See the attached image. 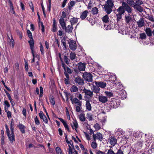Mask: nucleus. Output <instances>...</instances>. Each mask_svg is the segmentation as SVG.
Here are the masks:
<instances>
[{
	"label": "nucleus",
	"mask_w": 154,
	"mask_h": 154,
	"mask_svg": "<svg viewBox=\"0 0 154 154\" xmlns=\"http://www.w3.org/2000/svg\"><path fill=\"white\" fill-rule=\"evenodd\" d=\"M59 23L62 27V29L64 28L66 26V23L64 21V19L62 17H61L60 19L59 20Z\"/></svg>",
	"instance_id": "obj_25"
},
{
	"label": "nucleus",
	"mask_w": 154,
	"mask_h": 154,
	"mask_svg": "<svg viewBox=\"0 0 154 154\" xmlns=\"http://www.w3.org/2000/svg\"><path fill=\"white\" fill-rule=\"evenodd\" d=\"M98 99L99 101L103 103H105L108 101L107 98L106 97L102 95L99 96Z\"/></svg>",
	"instance_id": "obj_20"
},
{
	"label": "nucleus",
	"mask_w": 154,
	"mask_h": 154,
	"mask_svg": "<svg viewBox=\"0 0 154 154\" xmlns=\"http://www.w3.org/2000/svg\"><path fill=\"white\" fill-rule=\"evenodd\" d=\"M94 127L96 131L100 129L101 128L99 124L97 123H96L95 124H94Z\"/></svg>",
	"instance_id": "obj_48"
},
{
	"label": "nucleus",
	"mask_w": 154,
	"mask_h": 154,
	"mask_svg": "<svg viewBox=\"0 0 154 154\" xmlns=\"http://www.w3.org/2000/svg\"><path fill=\"white\" fill-rule=\"evenodd\" d=\"M105 93L108 97H112L113 96V93L111 92H109L108 91H105Z\"/></svg>",
	"instance_id": "obj_41"
},
{
	"label": "nucleus",
	"mask_w": 154,
	"mask_h": 154,
	"mask_svg": "<svg viewBox=\"0 0 154 154\" xmlns=\"http://www.w3.org/2000/svg\"><path fill=\"white\" fill-rule=\"evenodd\" d=\"M9 6L10 8L11 9V11L14 14H15V12L14 10V8L13 5V4L11 2H10Z\"/></svg>",
	"instance_id": "obj_36"
},
{
	"label": "nucleus",
	"mask_w": 154,
	"mask_h": 154,
	"mask_svg": "<svg viewBox=\"0 0 154 154\" xmlns=\"http://www.w3.org/2000/svg\"><path fill=\"white\" fill-rule=\"evenodd\" d=\"M38 114L40 118L42 119L45 123L47 124L48 122V119L43 112L42 111H40V112Z\"/></svg>",
	"instance_id": "obj_11"
},
{
	"label": "nucleus",
	"mask_w": 154,
	"mask_h": 154,
	"mask_svg": "<svg viewBox=\"0 0 154 154\" xmlns=\"http://www.w3.org/2000/svg\"><path fill=\"white\" fill-rule=\"evenodd\" d=\"M25 69L26 71V72L28 71V63L25 60Z\"/></svg>",
	"instance_id": "obj_52"
},
{
	"label": "nucleus",
	"mask_w": 154,
	"mask_h": 154,
	"mask_svg": "<svg viewBox=\"0 0 154 154\" xmlns=\"http://www.w3.org/2000/svg\"><path fill=\"white\" fill-rule=\"evenodd\" d=\"M6 134L10 142L11 143H13V141L15 140V135L14 132H11V134H10V132H9Z\"/></svg>",
	"instance_id": "obj_8"
},
{
	"label": "nucleus",
	"mask_w": 154,
	"mask_h": 154,
	"mask_svg": "<svg viewBox=\"0 0 154 154\" xmlns=\"http://www.w3.org/2000/svg\"><path fill=\"white\" fill-rule=\"evenodd\" d=\"M78 18L74 17H73L70 20L71 25L72 26L73 25L77 23L78 22Z\"/></svg>",
	"instance_id": "obj_27"
},
{
	"label": "nucleus",
	"mask_w": 154,
	"mask_h": 154,
	"mask_svg": "<svg viewBox=\"0 0 154 154\" xmlns=\"http://www.w3.org/2000/svg\"><path fill=\"white\" fill-rule=\"evenodd\" d=\"M64 60L66 63L68 64L69 63V62L70 61V60L66 56H64Z\"/></svg>",
	"instance_id": "obj_45"
},
{
	"label": "nucleus",
	"mask_w": 154,
	"mask_h": 154,
	"mask_svg": "<svg viewBox=\"0 0 154 154\" xmlns=\"http://www.w3.org/2000/svg\"><path fill=\"white\" fill-rule=\"evenodd\" d=\"M87 20L91 23V24L93 26L94 25L95 23V21L92 19L89 18V20H88V18H87Z\"/></svg>",
	"instance_id": "obj_51"
},
{
	"label": "nucleus",
	"mask_w": 154,
	"mask_h": 154,
	"mask_svg": "<svg viewBox=\"0 0 154 154\" xmlns=\"http://www.w3.org/2000/svg\"><path fill=\"white\" fill-rule=\"evenodd\" d=\"M41 25L42 26V32H45V27L43 25L42 22H41L38 23V25L39 26L40 25Z\"/></svg>",
	"instance_id": "obj_49"
},
{
	"label": "nucleus",
	"mask_w": 154,
	"mask_h": 154,
	"mask_svg": "<svg viewBox=\"0 0 154 154\" xmlns=\"http://www.w3.org/2000/svg\"><path fill=\"white\" fill-rule=\"evenodd\" d=\"M28 43L29 44L30 46V48L31 50V52H34V40L33 38L30 39V40L28 41Z\"/></svg>",
	"instance_id": "obj_14"
},
{
	"label": "nucleus",
	"mask_w": 154,
	"mask_h": 154,
	"mask_svg": "<svg viewBox=\"0 0 154 154\" xmlns=\"http://www.w3.org/2000/svg\"><path fill=\"white\" fill-rule=\"evenodd\" d=\"M18 92L17 91V93H15L14 94V97L15 99L18 100H19Z\"/></svg>",
	"instance_id": "obj_57"
},
{
	"label": "nucleus",
	"mask_w": 154,
	"mask_h": 154,
	"mask_svg": "<svg viewBox=\"0 0 154 154\" xmlns=\"http://www.w3.org/2000/svg\"><path fill=\"white\" fill-rule=\"evenodd\" d=\"M121 147L120 148V149L118 150L116 153V154H124L123 152L121 149Z\"/></svg>",
	"instance_id": "obj_58"
},
{
	"label": "nucleus",
	"mask_w": 154,
	"mask_h": 154,
	"mask_svg": "<svg viewBox=\"0 0 154 154\" xmlns=\"http://www.w3.org/2000/svg\"><path fill=\"white\" fill-rule=\"evenodd\" d=\"M146 38V35L145 33H142L140 34L139 38L141 39H145Z\"/></svg>",
	"instance_id": "obj_37"
},
{
	"label": "nucleus",
	"mask_w": 154,
	"mask_h": 154,
	"mask_svg": "<svg viewBox=\"0 0 154 154\" xmlns=\"http://www.w3.org/2000/svg\"><path fill=\"white\" fill-rule=\"evenodd\" d=\"M137 24L138 27H141L145 25V22L143 18H141L139 21L137 22Z\"/></svg>",
	"instance_id": "obj_17"
},
{
	"label": "nucleus",
	"mask_w": 154,
	"mask_h": 154,
	"mask_svg": "<svg viewBox=\"0 0 154 154\" xmlns=\"http://www.w3.org/2000/svg\"><path fill=\"white\" fill-rule=\"evenodd\" d=\"M7 115L8 118L11 117V112L10 111L7 112Z\"/></svg>",
	"instance_id": "obj_62"
},
{
	"label": "nucleus",
	"mask_w": 154,
	"mask_h": 154,
	"mask_svg": "<svg viewBox=\"0 0 154 154\" xmlns=\"http://www.w3.org/2000/svg\"><path fill=\"white\" fill-rule=\"evenodd\" d=\"M63 29H65L66 32L70 33L72 32L73 28L72 25H69L67 27H66V26H65Z\"/></svg>",
	"instance_id": "obj_15"
},
{
	"label": "nucleus",
	"mask_w": 154,
	"mask_h": 154,
	"mask_svg": "<svg viewBox=\"0 0 154 154\" xmlns=\"http://www.w3.org/2000/svg\"><path fill=\"white\" fill-rule=\"evenodd\" d=\"M73 125L75 127V129L76 131H77V128L78 127V124L77 122L75 120H74L73 122Z\"/></svg>",
	"instance_id": "obj_50"
},
{
	"label": "nucleus",
	"mask_w": 154,
	"mask_h": 154,
	"mask_svg": "<svg viewBox=\"0 0 154 154\" xmlns=\"http://www.w3.org/2000/svg\"><path fill=\"white\" fill-rule=\"evenodd\" d=\"M35 121L36 125H38L40 124V122L37 116H36L35 117Z\"/></svg>",
	"instance_id": "obj_53"
},
{
	"label": "nucleus",
	"mask_w": 154,
	"mask_h": 154,
	"mask_svg": "<svg viewBox=\"0 0 154 154\" xmlns=\"http://www.w3.org/2000/svg\"><path fill=\"white\" fill-rule=\"evenodd\" d=\"M85 63H82L81 62H79L78 64V69L79 71H85Z\"/></svg>",
	"instance_id": "obj_10"
},
{
	"label": "nucleus",
	"mask_w": 154,
	"mask_h": 154,
	"mask_svg": "<svg viewBox=\"0 0 154 154\" xmlns=\"http://www.w3.org/2000/svg\"><path fill=\"white\" fill-rule=\"evenodd\" d=\"M125 20L127 23H129L131 20L132 18L130 16H126L125 17Z\"/></svg>",
	"instance_id": "obj_34"
},
{
	"label": "nucleus",
	"mask_w": 154,
	"mask_h": 154,
	"mask_svg": "<svg viewBox=\"0 0 154 154\" xmlns=\"http://www.w3.org/2000/svg\"><path fill=\"white\" fill-rule=\"evenodd\" d=\"M95 84L99 87L104 88L106 86V83L103 82H95Z\"/></svg>",
	"instance_id": "obj_18"
},
{
	"label": "nucleus",
	"mask_w": 154,
	"mask_h": 154,
	"mask_svg": "<svg viewBox=\"0 0 154 154\" xmlns=\"http://www.w3.org/2000/svg\"><path fill=\"white\" fill-rule=\"evenodd\" d=\"M17 35L20 36V39H22L23 38L21 32L19 30H17L16 31Z\"/></svg>",
	"instance_id": "obj_46"
},
{
	"label": "nucleus",
	"mask_w": 154,
	"mask_h": 154,
	"mask_svg": "<svg viewBox=\"0 0 154 154\" xmlns=\"http://www.w3.org/2000/svg\"><path fill=\"white\" fill-rule=\"evenodd\" d=\"M66 37H64L61 40V42L62 43L63 45L64 48L65 49L66 48Z\"/></svg>",
	"instance_id": "obj_39"
},
{
	"label": "nucleus",
	"mask_w": 154,
	"mask_h": 154,
	"mask_svg": "<svg viewBox=\"0 0 154 154\" xmlns=\"http://www.w3.org/2000/svg\"><path fill=\"white\" fill-rule=\"evenodd\" d=\"M131 10L130 7L127 4L123 3L122 5L117 9V11L119 13L116 14L117 20L119 21L122 19V15L125 13V11H126L129 14L131 13Z\"/></svg>",
	"instance_id": "obj_2"
},
{
	"label": "nucleus",
	"mask_w": 154,
	"mask_h": 154,
	"mask_svg": "<svg viewBox=\"0 0 154 154\" xmlns=\"http://www.w3.org/2000/svg\"><path fill=\"white\" fill-rule=\"evenodd\" d=\"M88 13L87 10H85L80 13V17L82 20H84L87 17Z\"/></svg>",
	"instance_id": "obj_16"
},
{
	"label": "nucleus",
	"mask_w": 154,
	"mask_h": 154,
	"mask_svg": "<svg viewBox=\"0 0 154 154\" xmlns=\"http://www.w3.org/2000/svg\"><path fill=\"white\" fill-rule=\"evenodd\" d=\"M70 58L72 60H73L76 57V54L75 53L71 52L70 54Z\"/></svg>",
	"instance_id": "obj_38"
},
{
	"label": "nucleus",
	"mask_w": 154,
	"mask_h": 154,
	"mask_svg": "<svg viewBox=\"0 0 154 154\" xmlns=\"http://www.w3.org/2000/svg\"><path fill=\"white\" fill-rule=\"evenodd\" d=\"M4 105L8 107L10 106V104L8 101L6 100L4 102Z\"/></svg>",
	"instance_id": "obj_59"
},
{
	"label": "nucleus",
	"mask_w": 154,
	"mask_h": 154,
	"mask_svg": "<svg viewBox=\"0 0 154 154\" xmlns=\"http://www.w3.org/2000/svg\"><path fill=\"white\" fill-rule=\"evenodd\" d=\"M107 104H109L111 108H116L120 105V101L119 100L113 99L111 101H109Z\"/></svg>",
	"instance_id": "obj_4"
},
{
	"label": "nucleus",
	"mask_w": 154,
	"mask_h": 154,
	"mask_svg": "<svg viewBox=\"0 0 154 154\" xmlns=\"http://www.w3.org/2000/svg\"><path fill=\"white\" fill-rule=\"evenodd\" d=\"M109 142L110 144L113 146H114L117 143V140L114 136H111L109 138Z\"/></svg>",
	"instance_id": "obj_9"
},
{
	"label": "nucleus",
	"mask_w": 154,
	"mask_h": 154,
	"mask_svg": "<svg viewBox=\"0 0 154 154\" xmlns=\"http://www.w3.org/2000/svg\"><path fill=\"white\" fill-rule=\"evenodd\" d=\"M40 51H41L42 54V55H44V51L43 47L42 46V44L41 42H40Z\"/></svg>",
	"instance_id": "obj_42"
},
{
	"label": "nucleus",
	"mask_w": 154,
	"mask_h": 154,
	"mask_svg": "<svg viewBox=\"0 0 154 154\" xmlns=\"http://www.w3.org/2000/svg\"><path fill=\"white\" fill-rule=\"evenodd\" d=\"M2 82L4 85L5 88L7 89V90H8L9 91H11V89L9 88L7 86H6L5 85V83L4 81L2 80Z\"/></svg>",
	"instance_id": "obj_54"
},
{
	"label": "nucleus",
	"mask_w": 154,
	"mask_h": 154,
	"mask_svg": "<svg viewBox=\"0 0 154 154\" xmlns=\"http://www.w3.org/2000/svg\"><path fill=\"white\" fill-rule=\"evenodd\" d=\"M146 34L148 36L150 37L152 35V31L149 28H146L145 30Z\"/></svg>",
	"instance_id": "obj_23"
},
{
	"label": "nucleus",
	"mask_w": 154,
	"mask_h": 154,
	"mask_svg": "<svg viewBox=\"0 0 154 154\" xmlns=\"http://www.w3.org/2000/svg\"><path fill=\"white\" fill-rule=\"evenodd\" d=\"M83 91L85 93V97L87 96H89L91 97L93 95V91L87 90L85 88L83 89Z\"/></svg>",
	"instance_id": "obj_19"
},
{
	"label": "nucleus",
	"mask_w": 154,
	"mask_h": 154,
	"mask_svg": "<svg viewBox=\"0 0 154 154\" xmlns=\"http://www.w3.org/2000/svg\"><path fill=\"white\" fill-rule=\"evenodd\" d=\"M85 134L86 137V139L88 140H90V136L89 135L85 132H84Z\"/></svg>",
	"instance_id": "obj_60"
},
{
	"label": "nucleus",
	"mask_w": 154,
	"mask_h": 154,
	"mask_svg": "<svg viewBox=\"0 0 154 154\" xmlns=\"http://www.w3.org/2000/svg\"><path fill=\"white\" fill-rule=\"evenodd\" d=\"M151 147V149H149L148 150V152H150L149 151L152 152H154V144Z\"/></svg>",
	"instance_id": "obj_61"
},
{
	"label": "nucleus",
	"mask_w": 154,
	"mask_h": 154,
	"mask_svg": "<svg viewBox=\"0 0 154 154\" xmlns=\"http://www.w3.org/2000/svg\"><path fill=\"white\" fill-rule=\"evenodd\" d=\"M98 10L97 8L94 7L92 8L91 12L93 14H95L98 13Z\"/></svg>",
	"instance_id": "obj_35"
},
{
	"label": "nucleus",
	"mask_w": 154,
	"mask_h": 154,
	"mask_svg": "<svg viewBox=\"0 0 154 154\" xmlns=\"http://www.w3.org/2000/svg\"><path fill=\"white\" fill-rule=\"evenodd\" d=\"M143 141H138L137 143V146L138 149H140L143 146Z\"/></svg>",
	"instance_id": "obj_32"
},
{
	"label": "nucleus",
	"mask_w": 154,
	"mask_h": 154,
	"mask_svg": "<svg viewBox=\"0 0 154 154\" xmlns=\"http://www.w3.org/2000/svg\"><path fill=\"white\" fill-rule=\"evenodd\" d=\"M91 88L93 90V92H94L97 94L99 93L100 92V88L98 85H93V87Z\"/></svg>",
	"instance_id": "obj_22"
},
{
	"label": "nucleus",
	"mask_w": 154,
	"mask_h": 154,
	"mask_svg": "<svg viewBox=\"0 0 154 154\" xmlns=\"http://www.w3.org/2000/svg\"><path fill=\"white\" fill-rule=\"evenodd\" d=\"M91 146L93 149H95L97 147V144L95 142H93L91 144Z\"/></svg>",
	"instance_id": "obj_44"
},
{
	"label": "nucleus",
	"mask_w": 154,
	"mask_h": 154,
	"mask_svg": "<svg viewBox=\"0 0 154 154\" xmlns=\"http://www.w3.org/2000/svg\"><path fill=\"white\" fill-rule=\"evenodd\" d=\"M58 119L62 123L65 129L67 130L68 132H70L69 128L66 122L61 118H58Z\"/></svg>",
	"instance_id": "obj_13"
},
{
	"label": "nucleus",
	"mask_w": 154,
	"mask_h": 154,
	"mask_svg": "<svg viewBox=\"0 0 154 154\" xmlns=\"http://www.w3.org/2000/svg\"><path fill=\"white\" fill-rule=\"evenodd\" d=\"M114 4L112 0H107L103 8V9L107 14H109L112 11Z\"/></svg>",
	"instance_id": "obj_3"
},
{
	"label": "nucleus",
	"mask_w": 154,
	"mask_h": 154,
	"mask_svg": "<svg viewBox=\"0 0 154 154\" xmlns=\"http://www.w3.org/2000/svg\"><path fill=\"white\" fill-rule=\"evenodd\" d=\"M107 154H116V153L111 149L108 150Z\"/></svg>",
	"instance_id": "obj_56"
},
{
	"label": "nucleus",
	"mask_w": 154,
	"mask_h": 154,
	"mask_svg": "<svg viewBox=\"0 0 154 154\" xmlns=\"http://www.w3.org/2000/svg\"><path fill=\"white\" fill-rule=\"evenodd\" d=\"M87 116L88 117V118L89 119V121H91L93 119L92 118V116L90 114L87 113Z\"/></svg>",
	"instance_id": "obj_64"
},
{
	"label": "nucleus",
	"mask_w": 154,
	"mask_h": 154,
	"mask_svg": "<svg viewBox=\"0 0 154 154\" xmlns=\"http://www.w3.org/2000/svg\"><path fill=\"white\" fill-rule=\"evenodd\" d=\"M93 136L94 141H96V139H97L101 141L103 139V135L100 132H97L95 134H94Z\"/></svg>",
	"instance_id": "obj_7"
},
{
	"label": "nucleus",
	"mask_w": 154,
	"mask_h": 154,
	"mask_svg": "<svg viewBox=\"0 0 154 154\" xmlns=\"http://www.w3.org/2000/svg\"><path fill=\"white\" fill-rule=\"evenodd\" d=\"M104 26L106 30H108L111 29V26L109 25H106V24H104Z\"/></svg>",
	"instance_id": "obj_55"
},
{
	"label": "nucleus",
	"mask_w": 154,
	"mask_h": 154,
	"mask_svg": "<svg viewBox=\"0 0 154 154\" xmlns=\"http://www.w3.org/2000/svg\"><path fill=\"white\" fill-rule=\"evenodd\" d=\"M102 20L104 23H107L109 22V17L107 14L102 17Z\"/></svg>",
	"instance_id": "obj_26"
},
{
	"label": "nucleus",
	"mask_w": 154,
	"mask_h": 154,
	"mask_svg": "<svg viewBox=\"0 0 154 154\" xmlns=\"http://www.w3.org/2000/svg\"><path fill=\"white\" fill-rule=\"evenodd\" d=\"M49 99L51 103L53 105H54L55 104V101L54 98L52 94H50L49 95Z\"/></svg>",
	"instance_id": "obj_28"
},
{
	"label": "nucleus",
	"mask_w": 154,
	"mask_h": 154,
	"mask_svg": "<svg viewBox=\"0 0 154 154\" xmlns=\"http://www.w3.org/2000/svg\"><path fill=\"white\" fill-rule=\"evenodd\" d=\"M143 1L142 0H127L126 2L123 1L122 2V4L124 3L127 4L131 9V13L132 10L131 7H133L138 11L142 12L143 11V8L140 5L143 4Z\"/></svg>",
	"instance_id": "obj_1"
},
{
	"label": "nucleus",
	"mask_w": 154,
	"mask_h": 154,
	"mask_svg": "<svg viewBox=\"0 0 154 154\" xmlns=\"http://www.w3.org/2000/svg\"><path fill=\"white\" fill-rule=\"evenodd\" d=\"M85 100L86 101L85 106L86 109L88 110L91 111V110L92 107L90 103V101L88 100Z\"/></svg>",
	"instance_id": "obj_24"
},
{
	"label": "nucleus",
	"mask_w": 154,
	"mask_h": 154,
	"mask_svg": "<svg viewBox=\"0 0 154 154\" xmlns=\"http://www.w3.org/2000/svg\"><path fill=\"white\" fill-rule=\"evenodd\" d=\"M68 44H69V48L73 51H75L76 49V42H74L73 40H71L70 42L68 40Z\"/></svg>",
	"instance_id": "obj_6"
},
{
	"label": "nucleus",
	"mask_w": 154,
	"mask_h": 154,
	"mask_svg": "<svg viewBox=\"0 0 154 154\" xmlns=\"http://www.w3.org/2000/svg\"><path fill=\"white\" fill-rule=\"evenodd\" d=\"M17 127L19 129L20 131L22 134H24L25 132V127L21 123H19V125H17Z\"/></svg>",
	"instance_id": "obj_21"
},
{
	"label": "nucleus",
	"mask_w": 154,
	"mask_h": 154,
	"mask_svg": "<svg viewBox=\"0 0 154 154\" xmlns=\"http://www.w3.org/2000/svg\"><path fill=\"white\" fill-rule=\"evenodd\" d=\"M75 79V81L76 83H77L79 85H83L84 82L83 80L81 78V77L79 76H77V77H74Z\"/></svg>",
	"instance_id": "obj_12"
},
{
	"label": "nucleus",
	"mask_w": 154,
	"mask_h": 154,
	"mask_svg": "<svg viewBox=\"0 0 154 154\" xmlns=\"http://www.w3.org/2000/svg\"><path fill=\"white\" fill-rule=\"evenodd\" d=\"M13 121V119H12L11 122L10 129L11 131V132H14V123Z\"/></svg>",
	"instance_id": "obj_29"
},
{
	"label": "nucleus",
	"mask_w": 154,
	"mask_h": 154,
	"mask_svg": "<svg viewBox=\"0 0 154 154\" xmlns=\"http://www.w3.org/2000/svg\"><path fill=\"white\" fill-rule=\"evenodd\" d=\"M56 151L57 154H61V150L59 147L57 146L56 147Z\"/></svg>",
	"instance_id": "obj_43"
},
{
	"label": "nucleus",
	"mask_w": 154,
	"mask_h": 154,
	"mask_svg": "<svg viewBox=\"0 0 154 154\" xmlns=\"http://www.w3.org/2000/svg\"><path fill=\"white\" fill-rule=\"evenodd\" d=\"M147 17L145 18L148 19L149 20L152 22H154V17L152 15H150L149 14H147Z\"/></svg>",
	"instance_id": "obj_33"
},
{
	"label": "nucleus",
	"mask_w": 154,
	"mask_h": 154,
	"mask_svg": "<svg viewBox=\"0 0 154 154\" xmlns=\"http://www.w3.org/2000/svg\"><path fill=\"white\" fill-rule=\"evenodd\" d=\"M27 32L28 37L30 39L33 38L32 33L31 32V31L29 30H27Z\"/></svg>",
	"instance_id": "obj_47"
},
{
	"label": "nucleus",
	"mask_w": 154,
	"mask_h": 154,
	"mask_svg": "<svg viewBox=\"0 0 154 154\" xmlns=\"http://www.w3.org/2000/svg\"><path fill=\"white\" fill-rule=\"evenodd\" d=\"M64 93L65 94V97H68L69 96H70L71 95L70 93L66 91H64Z\"/></svg>",
	"instance_id": "obj_63"
},
{
	"label": "nucleus",
	"mask_w": 154,
	"mask_h": 154,
	"mask_svg": "<svg viewBox=\"0 0 154 154\" xmlns=\"http://www.w3.org/2000/svg\"><path fill=\"white\" fill-rule=\"evenodd\" d=\"M70 90L72 92H76L78 91V88L76 86L73 85L71 88Z\"/></svg>",
	"instance_id": "obj_30"
},
{
	"label": "nucleus",
	"mask_w": 154,
	"mask_h": 154,
	"mask_svg": "<svg viewBox=\"0 0 154 154\" xmlns=\"http://www.w3.org/2000/svg\"><path fill=\"white\" fill-rule=\"evenodd\" d=\"M79 119L81 121H85L86 119L85 114L84 113L80 114L79 116Z\"/></svg>",
	"instance_id": "obj_31"
},
{
	"label": "nucleus",
	"mask_w": 154,
	"mask_h": 154,
	"mask_svg": "<svg viewBox=\"0 0 154 154\" xmlns=\"http://www.w3.org/2000/svg\"><path fill=\"white\" fill-rule=\"evenodd\" d=\"M83 76L85 80L88 82H91L92 81V74L87 72L83 73Z\"/></svg>",
	"instance_id": "obj_5"
},
{
	"label": "nucleus",
	"mask_w": 154,
	"mask_h": 154,
	"mask_svg": "<svg viewBox=\"0 0 154 154\" xmlns=\"http://www.w3.org/2000/svg\"><path fill=\"white\" fill-rule=\"evenodd\" d=\"M121 97L122 99L126 98V93L124 91L122 92V93L120 94Z\"/></svg>",
	"instance_id": "obj_40"
}]
</instances>
